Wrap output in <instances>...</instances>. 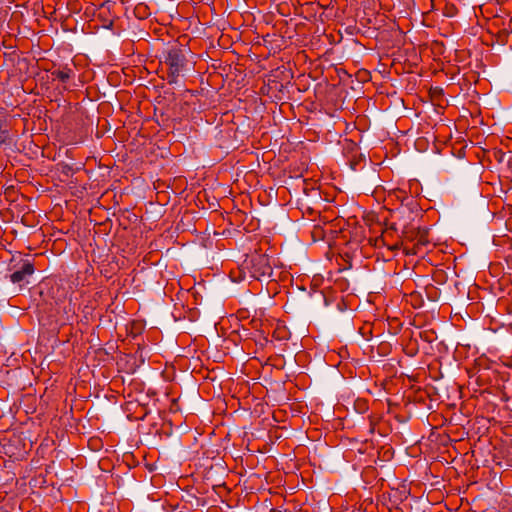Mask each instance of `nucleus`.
<instances>
[{
	"label": "nucleus",
	"mask_w": 512,
	"mask_h": 512,
	"mask_svg": "<svg viewBox=\"0 0 512 512\" xmlns=\"http://www.w3.org/2000/svg\"><path fill=\"white\" fill-rule=\"evenodd\" d=\"M350 165H351L352 170H356L357 162H351Z\"/></svg>",
	"instance_id": "9b49d317"
},
{
	"label": "nucleus",
	"mask_w": 512,
	"mask_h": 512,
	"mask_svg": "<svg viewBox=\"0 0 512 512\" xmlns=\"http://www.w3.org/2000/svg\"><path fill=\"white\" fill-rule=\"evenodd\" d=\"M134 14L140 19H145L150 13L148 12V7L145 4L140 3L135 7Z\"/></svg>",
	"instance_id": "6e6552de"
},
{
	"label": "nucleus",
	"mask_w": 512,
	"mask_h": 512,
	"mask_svg": "<svg viewBox=\"0 0 512 512\" xmlns=\"http://www.w3.org/2000/svg\"><path fill=\"white\" fill-rule=\"evenodd\" d=\"M35 272L34 264L28 260H22L21 264L10 275L9 279L13 284H17L20 289L28 284V278Z\"/></svg>",
	"instance_id": "7ed1b4c3"
},
{
	"label": "nucleus",
	"mask_w": 512,
	"mask_h": 512,
	"mask_svg": "<svg viewBox=\"0 0 512 512\" xmlns=\"http://www.w3.org/2000/svg\"><path fill=\"white\" fill-rule=\"evenodd\" d=\"M389 230L396 231L397 230L396 225L391 224V226L385 230L384 235H383L384 237L389 233Z\"/></svg>",
	"instance_id": "9d476101"
},
{
	"label": "nucleus",
	"mask_w": 512,
	"mask_h": 512,
	"mask_svg": "<svg viewBox=\"0 0 512 512\" xmlns=\"http://www.w3.org/2000/svg\"><path fill=\"white\" fill-rule=\"evenodd\" d=\"M245 267L249 270L251 276L257 280L269 278L273 273L268 255L262 253L252 254L245 261Z\"/></svg>",
	"instance_id": "f03ea898"
},
{
	"label": "nucleus",
	"mask_w": 512,
	"mask_h": 512,
	"mask_svg": "<svg viewBox=\"0 0 512 512\" xmlns=\"http://www.w3.org/2000/svg\"><path fill=\"white\" fill-rule=\"evenodd\" d=\"M13 269L14 270L17 269L16 266H14ZM9 271H12V268H9Z\"/></svg>",
	"instance_id": "f8f14e48"
},
{
	"label": "nucleus",
	"mask_w": 512,
	"mask_h": 512,
	"mask_svg": "<svg viewBox=\"0 0 512 512\" xmlns=\"http://www.w3.org/2000/svg\"><path fill=\"white\" fill-rule=\"evenodd\" d=\"M164 63L168 68L167 82L176 84L187 66V59L183 49L178 46L171 47L165 55Z\"/></svg>",
	"instance_id": "f257e3e1"
},
{
	"label": "nucleus",
	"mask_w": 512,
	"mask_h": 512,
	"mask_svg": "<svg viewBox=\"0 0 512 512\" xmlns=\"http://www.w3.org/2000/svg\"><path fill=\"white\" fill-rule=\"evenodd\" d=\"M355 406H356V409L363 413L365 412L367 409H368V404L365 400H361V399H358L356 402H355Z\"/></svg>",
	"instance_id": "1a4fd4ad"
},
{
	"label": "nucleus",
	"mask_w": 512,
	"mask_h": 512,
	"mask_svg": "<svg viewBox=\"0 0 512 512\" xmlns=\"http://www.w3.org/2000/svg\"><path fill=\"white\" fill-rule=\"evenodd\" d=\"M51 75L65 83L73 76V71L71 68L65 66L63 69L52 71Z\"/></svg>",
	"instance_id": "39448f33"
},
{
	"label": "nucleus",
	"mask_w": 512,
	"mask_h": 512,
	"mask_svg": "<svg viewBox=\"0 0 512 512\" xmlns=\"http://www.w3.org/2000/svg\"><path fill=\"white\" fill-rule=\"evenodd\" d=\"M10 140L9 127L6 123L0 122V145Z\"/></svg>",
	"instance_id": "0eeeda50"
},
{
	"label": "nucleus",
	"mask_w": 512,
	"mask_h": 512,
	"mask_svg": "<svg viewBox=\"0 0 512 512\" xmlns=\"http://www.w3.org/2000/svg\"><path fill=\"white\" fill-rule=\"evenodd\" d=\"M418 238L416 243L413 245L411 250L407 251V254L416 255L421 252L422 247L427 246L430 243L429 240V229L418 227Z\"/></svg>",
	"instance_id": "20e7f679"
},
{
	"label": "nucleus",
	"mask_w": 512,
	"mask_h": 512,
	"mask_svg": "<svg viewBox=\"0 0 512 512\" xmlns=\"http://www.w3.org/2000/svg\"><path fill=\"white\" fill-rule=\"evenodd\" d=\"M418 227H413L410 225H405L402 230V236L405 240L412 241L416 243L418 238Z\"/></svg>",
	"instance_id": "423d86ee"
}]
</instances>
